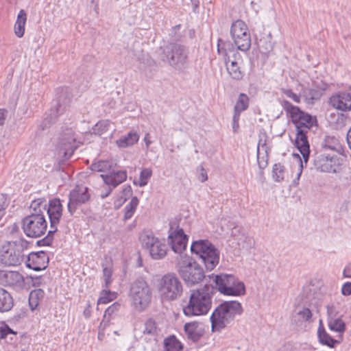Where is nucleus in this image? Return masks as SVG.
<instances>
[{
    "label": "nucleus",
    "instance_id": "ea45409f",
    "mask_svg": "<svg viewBox=\"0 0 351 351\" xmlns=\"http://www.w3.org/2000/svg\"><path fill=\"white\" fill-rule=\"evenodd\" d=\"M110 122L108 120H101L98 121L93 128V132L95 134L101 136L109 129Z\"/></svg>",
    "mask_w": 351,
    "mask_h": 351
},
{
    "label": "nucleus",
    "instance_id": "4d7b16f0",
    "mask_svg": "<svg viewBox=\"0 0 351 351\" xmlns=\"http://www.w3.org/2000/svg\"><path fill=\"white\" fill-rule=\"evenodd\" d=\"M341 293L346 296L351 295V282L343 284L341 288Z\"/></svg>",
    "mask_w": 351,
    "mask_h": 351
},
{
    "label": "nucleus",
    "instance_id": "5fc2aeb1",
    "mask_svg": "<svg viewBox=\"0 0 351 351\" xmlns=\"http://www.w3.org/2000/svg\"><path fill=\"white\" fill-rule=\"evenodd\" d=\"M198 169L199 170V173L197 176L198 180L202 182H204L208 180L207 172L202 165H200Z\"/></svg>",
    "mask_w": 351,
    "mask_h": 351
},
{
    "label": "nucleus",
    "instance_id": "9b49d317",
    "mask_svg": "<svg viewBox=\"0 0 351 351\" xmlns=\"http://www.w3.org/2000/svg\"><path fill=\"white\" fill-rule=\"evenodd\" d=\"M112 163L106 160H101L93 163L91 165L93 171L98 172H109L106 175H101L104 182L108 186H112L115 188L117 186L124 182L127 178L125 171H111Z\"/></svg>",
    "mask_w": 351,
    "mask_h": 351
},
{
    "label": "nucleus",
    "instance_id": "9d476101",
    "mask_svg": "<svg viewBox=\"0 0 351 351\" xmlns=\"http://www.w3.org/2000/svg\"><path fill=\"white\" fill-rule=\"evenodd\" d=\"M45 211L48 214L51 230L48 232V234L45 238L38 241V244L42 243L43 245H50L53 241V234L58 230L57 226L62 215L63 208L60 199L54 198L49 200Z\"/></svg>",
    "mask_w": 351,
    "mask_h": 351
},
{
    "label": "nucleus",
    "instance_id": "603ef678",
    "mask_svg": "<svg viewBox=\"0 0 351 351\" xmlns=\"http://www.w3.org/2000/svg\"><path fill=\"white\" fill-rule=\"evenodd\" d=\"M261 149L265 151V152H267V146H266L265 143H263L261 146L260 145V144H258V148H257V160H258V163L259 167L264 168L266 166V164L265 163L263 164V162H261L260 161V155H261Z\"/></svg>",
    "mask_w": 351,
    "mask_h": 351
},
{
    "label": "nucleus",
    "instance_id": "e433bc0d",
    "mask_svg": "<svg viewBox=\"0 0 351 351\" xmlns=\"http://www.w3.org/2000/svg\"><path fill=\"white\" fill-rule=\"evenodd\" d=\"M165 351H180L182 348L180 342L175 336L169 337L165 340Z\"/></svg>",
    "mask_w": 351,
    "mask_h": 351
},
{
    "label": "nucleus",
    "instance_id": "473e14b6",
    "mask_svg": "<svg viewBox=\"0 0 351 351\" xmlns=\"http://www.w3.org/2000/svg\"><path fill=\"white\" fill-rule=\"evenodd\" d=\"M45 292L41 289L32 290L29 295V306L31 311H34L44 298Z\"/></svg>",
    "mask_w": 351,
    "mask_h": 351
},
{
    "label": "nucleus",
    "instance_id": "1a4fd4ad",
    "mask_svg": "<svg viewBox=\"0 0 351 351\" xmlns=\"http://www.w3.org/2000/svg\"><path fill=\"white\" fill-rule=\"evenodd\" d=\"M188 50L182 45L174 43L165 47L162 60L178 70H183L188 65Z\"/></svg>",
    "mask_w": 351,
    "mask_h": 351
},
{
    "label": "nucleus",
    "instance_id": "2eb2a0df",
    "mask_svg": "<svg viewBox=\"0 0 351 351\" xmlns=\"http://www.w3.org/2000/svg\"><path fill=\"white\" fill-rule=\"evenodd\" d=\"M221 39H219L217 45V51L219 54L222 55L224 58L226 69L232 79L234 80H241L244 76V72L241 69L242 59L239 54L234 53L233 59H230L226 49L220 47Z\"/></svg>",
    "mask_w": 351,
    "mask_h": 351
},
{
    "label": "nucleus",
    "instance_id": "0eeeda50",
    "mask_svg": "<svg viewBox=\"0 0 351 351\" xmlns=\"http://www.w3.org/2000/svg\"><path fill=\"white\" fill-rule=\"evenodd\" d=\"M215 282L218 291L226 295L240 296L245 293L243 282L232 274L216 275Z\"/></svg>",
    "mask_w": 351,
    "mask_h": 351
},
{
    "label": "nucleus",
    "instance_id": "bb28decb",
    "mask_svg": "<svg viewBox=\"0 0 351 351\" xmlns=\"http://www.w3.org/2000/svg\"><path fill=\"white\" fill-rule=\"evenodd\" d=\"M14 306L12 295L5 289L0 287V313L10 311Z\"/></svg>",
    "mask_w": 351,
    "mask_h": 351
},
{
    "label": "nucleus",
    "instance_id": "aec40b11",
    "mask_svg": "<svg viewBox=\"0 0 351 351\" xmlns=\"http://www.w3.org/2000/svg\"><path fill=\"white\" fill-rule=\"evenodd\" d=\"M171 249L176 253H182L186 247L188 236L182 228L178 227L177 230L172 231L168 237Z\"/></svg>",
    "mask_w": 351,
    "mask_h": 351
},
{
    "label": "nucleus",
    "instance_id": "a878e982",
    "mask_svg": "<svg viewBox=\"0 0 351 351\" xmlns=\"http://www.w3.org/2000/svg\"><path fill=\"white\" fill-rule=\"evenodd\" d=\"M313 163L315 169L322 172H332L337 171L335 168L332 167V165L329 163V154H319L316 155L313 159Z\"/></svg>",
    "mask_w": 351,
    "mask_h": 351
},
{
    "label": "nucleus",
    "instance_id": "4468645a",
    "mask_svg": "<svg viewBox=\"0 0 351 351\" xmlns=\"http://www.w3.org/2000/svg\"><path fill=\"white\" fill-rule=\"evenodd\" d=\"M139 239L143 247L149 250L153 259L159 260L165 256L167 253L166 245L160 243L152 232H143Z\"/></svg>",
    "mask_w": 351,
    "mask_h": 351
},
{
    "label": "nucleus",
    "instance_id": "e2e57ef3",
    "mask_svg": "<svg viewBox=\"0 0 351 351\" xmlns=\"http://www.w3.org/2000/svg\"><path fill=\"white\" fill-rule=\"evenodd\" d=\"M90 313H91L90 304H88L87 306L85 308V309L84 311L83 314H84V316L85 317V318L88 319L90 317Z\"/></svg>",
    "mask_w": 351,
    "mask_h": 351
},
{
    "label": "nucleus",
    "instance_id": "a19ab883",
    "mask_svg": "<svg viewBox=\"0 0 351 351\" xmlns=\"http://www.w3.org/2000/svg\"><path fill=\"white\" fill-rule=\"evenodd\" d=\"M143 332L144 335H149L151 336L156 335L157 326L154 319L149 318L145 322Z\"/></svg>",
    "mask_w": 351,
    "mask_h": 351
},
{
    "label": "nucleus",
    "instance_id": "37998d69",
    "mask_svg": "<svg viewBox=\"0 0 351 351\" xmlns=\"http://www.w3.org/2000/svg\"><path fill=\"white\" fill-rule=\"evenodd\" d=\"M326 311H327V322L337 319L339 317H342L343 315L339 314V311L338 308L335 306L333 304H328L326 306Z\"/></svg>",
    "mask_w": 351,
    "mask_h": 351
},
{
    "label": "nucleus",
    "instance_id": "4be33fe9",
    "mask_svg": "<svg viewBox=\"0 0 351 351\" xmlns=\"http://www.w3.org/2000/svg\"><path fill=\"white\" fill-rule=\"evenodd\" d=\"M69 98L68 94L66 95L61 94L58 96L56 106L51 109L50 114L45 119L44 123L45 125L47 123H53L58 116L60 115L66 110V106L69 104Z\"/></svg>",
    "mask_w": 351,
    "mask_h": 351
},
{
    "label": "nucleus",
    "instance_id": "774afa93",
    "mask_svg": "<svg viewBox=\"0 0 351 351\" xmlns=\"http://www.w3.org/2000/svg\"><path fill=\"white\" fill-rule=\"evenodd\" d=\"M191 2L193 5V10L194 12H197V8H199V0H191Z\"/></svg>",
    "mask_w": 351,
    "mask_h": 351
},
{
    "label": "nucleus",
    "instance_id": "423d86ee",
    "mask_svg": "<svg viewBox=\"0 0 351 351\" xmlns=\"http://www.w3.org/2000/svg\"><path fill=\"white\" fill-rule=\"evenodd\" d=\"M80 143L72 128H63L59 134L56 145L58 156L64 160L69 159Z\"/></svg>",
    "mask_w": 351,
    "mask_h": 351
},
{
    "label": "nucleus",
    "instance_id": "f704fd0d",
    "mask_svg": "<svg viewBox=\"0 0 351 351\" xmlns=\"http://www.w3.org/2000/svg\"><path fill=\"white\" fill-rule=\"evenodd\" d=\"M250 99L245 93H240L234 107V114L241 115V112L246 110L249 106Z\"/></svg>",
    "mask_w": 351,
    "mask_h": 351
},
{
    "label": "nucleus",
    "instance_id": "49530a36",
    "mask_svg": "<svg viewBox=\"0 0 351 351\" xmlns=\"http://www.w3.org/2000/svg\"><path fill=\"white\" fill-rule=\"evenodd\" d=\"M9 334L16 335V332L14 331L4 322H0V339L5 338Z\"/></svg>",
    "mask_w": 351,
    "mask_h": 351
},
{
    "label": "nucleus",
    "instance_id": "20e7f679",
    "mask_svg": "<svg viewBox=\"0 0 351 351\" xmlns=\"http://www.w3.org/2000/svg\"><path fill=\"white\" fill-rule=\"evenodd\" d=\"M130 296L134 308L142 312L150 304L152 291L149 284L142 278L134 280L130 285Z\"/></svg>",
    "mask_w": 351,
    "mask_h": 351
},
{
    "label": "nucleus",
    "instance_id": "09e8293b",
    "mask_svg": "<svg viewBox=\"0 0 351 351\" xmlns=\"http://www.w3.org/2000/svg\"><path fill=\"white\" fill-rule=\"evenodd\" d=\"M120 308L121 304L119 303H113L105 311L104 319H106L107 317H110L111 316L114 315L117 312H118Z\"/></svg>",
    "mask_w": 351,
    "mask_h": 351
},
{
    "label": "nucleus",
    "instance_id": "393cba45",
    "mask_svg": "<svg viewBox=\"0 0 351 351\" xmlns=\"http://www.w3.org/2000/svg\"><path fill=\"white\" fill-rule=\"evenodd\" d=\"M184 331L187 339L193 343L198 341L204 333L200 323L197 322L186 323L184 326Z\"/></svg>",
    "mask_w": 351,
    "mask_h": 351
},
{
    "label": "nucleus",
    "instance_id": "412c9836",
    "mask_svg": "<svg viewBox=\"0 0 351 351\" xmlns=\"http://www.w3.org/2000/svg\"><path fill=\"white\" fill-rule=\"evenodd\" d=\"M313 322V313L311 309L305 306H295L291 313V322L298 326H301L304 323H311Z\"/></svg>",
    "mask_w": 351,
    "mask_h": 351
},
{
    "label": "nucleus",
    "instance_id": "7ed1b4c3",
    "mask_svg": "<svg viewBox=\"0 0 351 351\" xmlns=\"http://www.w3.org/2000/svg\"><path fill=\"white\" fill-rule=\"evenodd\" d=\"M293 123L296 128V138L295 145L302 154L304 163H307L310 156V145L306 134L317 123L315 117L300 110L292 119Z\"/></svg>",
    "mask_w": 351,
    "mask_h": 351
},
{
    "label": "nucleus",
    "instance_id": "864d4df0",
    "mask_svg": "<svg viewBox=\"0 0 351 351\" xmlns=\"http://www.w3.org/2000/svg\"><path fill=\"white\" fill-rule=\"evenodd\" d=\"M342 159L337 156H330L329 154V163L332 165V168L339 166L341 164Z\"/></svg>",
    "mask_w": 351,
    "mask_h": 351
},
{
    "label": "nucleus",
    "instance_id": "13d9d810",
    "mask_svg": "<svg viewBox=\"0 0 351 351\" xmlns=\"http://www.w3.org/2000/svg\"><path fill=\"white\" fill-rule=\"evenodd\" d=\"M240 119V116L238 114H233V119H232V129L234 132L237 131V129L239 128V121Z\"/></svg>",
    "mask_w": 351,
    "mask_h": 351
},
{
    "label": "nucleus",
    "instance_id": "6ab92c4d",
    "mask_svg": "<svg viewBox=\"0 0 351 351\" xmlns=\"http://www.w3.org/2000/svg\"><path fill=\"white\" fill-rule=\"evenodd\" d=\"M29 261V257L21 255L19 252H16L14 247H11L10 244L3 245L0 248V263H21Z\"/></svg>",
    "mask_w": 351,
    "mask_h": 351
},
{
    "label": "nucleus",
    "instance_id": "5701e85b",
    "mask_svg": "<svg viewBox=\"0 0 351 351\" xmlns=\"http://www.w3.org/2000/svg\"><path fill=\"white\" fill-rule=\"evenodd\" d=\"M330 104L337 110L341 111L351 110V93L340 92L330 98Z\"/></svg>",
    "mask_w": 351,
    "mask_h": 351
},
{
    "label": "nucleus",
    "instance_id": "f3484780",
    "mask_svg": "<svg viewBox=\"0 0 351 351\" xmlns=\"http://www.w3.org/2000/svg\"><path fill=\"white\" fill-rule=\"evenodd\" d=\"M90 198L89 189L84 185H77L72 189L69 195L67 209L71 215H73L77 207L86 203Z\"/></svg>",
    "mask_w": 351,
    "mask_h": 351
},
{
    "label": "nucleus",
    "instance_id": "c756f323",
    "mask_svg": "<svg viewBox=\"0 0 351 351\" xmlns=\"http://www.w3.org/2000/svg\"><path fill=\"white\" fill-rule=\"evenodd\" d=\"M26 21L27 14L24 10H21L14 24V34L17 37L21 38L23 36Z\"/></svg>",
    "mask_w": 351,
    "mask_h": 351
},
{
    "label": "nucleus",
    "instance_id": "58836bf2",
    "mask_svg": "<svg viewBox=\"0 0 351 351\" xmlns=\"http://www.w3.org/2000/svg\"><path fill=\"white\" fill-rule=\"evenodd\" d=\"M138 204V199L136 197H133L128 204H127L124 208V219H130L133 214L134 213L136 207Z\"/></svg>",
    "mask_w": 351,
    "mask_h": 351
},
{
    "label": "nucleus",
    "instance_id": "72a5a7b5",
    "mask_svg": "<svg viewBox=\"0 0 351 351\" xmlns=\"http://www.w3.org/2000/svg\"><path fill=\"white\" fill-rule=\"evenodd\" d=\"M47 202L44 198H38L32 202L29 209L30 214L44 215Z\"/></svg>",
    "mask_w": 351,
    "mask_h": 351
},
{
    "label": "nucleus",
    "instance_id": "6e6552de",
    "mask_svg": "<svg viewBox=\"0 0 351 351\" xmlns=\"http://www.w3.org/2000/svg\"><path fill=\"white\" fill-rule=\"evenodd\" d=\"M191 252L201 258L204 263H219L220 252L208 239L193 241L191 245Z\"/></svg>",
    "mask_w": 351,
    "mask_h": 351
},
{
    "label": "nucleus",
    "instance_id": "f03ea898",
    "mask_svg": "<svg viewBox=\"0 0 351 351\" xmlns=\"http://www.w3.org/2000/svg\"><path fill=\"white\" fill-rule=\"evenodd\" d=\"M243 312L241 304L237 300L224 301L212 313L210 319L213 332H219L232 325L237 316Z\"/></svg>",
    "mask_w": 351,
    "mask_h": 351
},
{
    "label": "nucleus",
    "instance_id": "8fccbe9b",
    "mask_svg": "<svg viewBox=\"0 0 351 351\" xmlns=\"http://www.w3.org/2000/svg\"><path fill=\"white\" fill-rule=\"evenodd\" d=\"M112 293L110 291L104 290L102 295L98 300V304H107L110 302L112 298H111Z\"/></svg>",
    "mask_w": 351,
    "mask_h": 351
},
{
    "label": "nucleus",
    "instance_id": "6e6d98bb",
    "mask_svg": "<svg viewBox=\"0 0 351 351\" xmlns=\"http://www.w3.org/2000/svg\"><path fill=\"white\" fill-rule=\"evenodd\" d=\"M27 278L31 279L32 286L38 287L41 285L42 276L27 275Z\"/></svg>",
    "mask_w": 351,
    "mask_h": 351
},
{
    "label": "nucleus",
    "instance_id": "a18cd8bd",
    "mask_svg": "<svg viewBox=\"0 0 351 351\" xmlns=\"http://www.w3.org/2000/svg\"><path fill=\"white\" fill-rule=\"evenodd\" d=\"M273 178L276 182L284 179V166L280 164H275L273 167Z\"/></svg>",
    "mask_w": 351,
    "mask_h": 351
},
{
    "label": "nucleus",
    "instance_id": "ddd939ff",
    "mask_svg": "<svg viewBox=\"0 0 351 351\" xmlns=\"http://www.w3.org/2000/svg\"><path fill=\"white\" fill-rule=\"evenodd\" d=\"M230 34L237 49L247 51L251 47V37L245 23L237 20L232 24Z\"/></svg>",
    "mask_w": 351,
    "mask_h": 351
},
{
    "label": "nucleus",
    "instance_id": "de8ad7c7",
    "mask_svg": "<svg viewBox=\"0 0 351 351\" xmlns=\"http://www.w3.org/2000/svg\"><path fill=\"white\" fill-rule=\"evenodd\" d=\"M112 268L111 266L105 267L103 269V276L106 288H108L112 282Z\"/></svg>",
    "mask_w": 351,
    "mask_h": 351
},
{
    "label": "nucleus",
    "instance_id": "bf43d9fd",
    "mask_svg": "<svg viewBox=\"0 0 351 351\" xmlns=\"http://www.w3.org/2000/svg\"><path fill=\"white\" fill-rule=\"evenodd\" d=\"M8 111L5 109H0V125H3L7 117Z\"/></svg>",
    "mask_w": 351,
    "mask_h": 351
},
{
    "label": "nucleus",
    "instance_id": "a211bd4d",
    "mask_svg": "<svg viewBox=\"0 0 351 351\" xmlns=\"http://www.w3.org/2000/svg\"><path fill=\"white\" fill-rule=\"evenodd\" d=\"M0 279L16 291H21L25 287V279L18 271L0 270Z\"/></svg>",
    "mask_w": 351,
    "mask_h": 351
},
{
    "label": "nucleus",
    "instance_id": "f8f14e48",
    "mask_svg": "<svg viewBox=\"0 0 351 351\" xmlns=\"http://www.w3.org/2000/svg\"><path fill=\"white\" fill-rule=\"evenodd\" d=\"M22 228L26 236L38 238L43 235L47 227L45 215L30 214L23 218Z\"/></svg>",
    "mask_w": 351,
    "mask_h": 351
},
{
    "label": "nucleus",
    "instance_id": "c03bdc74",
    "mask_svg": "<svg viewBox=\"0 0 351 351\" xmlns=\"http://www.w3.org/2000/svg\"><path fill=\"white\" fill-rule=\"evenodd\" d=\"M282 106L284 110L290 114L291 119L301 110L298 107L292 105L287 100L282 101Z\"/></svg>",
    "mask_w": 351,
    "mask_h": 351
},
{
    "label": "nucleus",
    "instance_id": "052dcab7",
    "mask_svg": "<svg viewBox=\"0 0 351 351\" xmlns=\"http://www.w3.org/2000/svg\"><path fill=\"white\" fill-rule=\"evenodd\" d=\"M26 267L34 271H38L45 269L47 267V265H44L43 267L37 266L36 265H26Z\"/></svg>",
    "mask_w": 351,
    "mask_h": 351
},
{
    "label": "nucleus",
    "instance_id": "f257e3e1",
    "mask_svg": "<svg viewBox=\"0 0 351 351\" xmlns=\"http://www.w3.org/2000/svg\"><path fill=\"white\" fill-rule=\"evenodd\" d=\"M216 288L206 284L204 287L190 291L188 303L183 307L186 316H201L206 315L212 307L213 297Z\"/></svg>",
    "mask_w": 351,
    "mask_h": 351
},
{
    "label": "nucleus",
    "instance_id": "dca6fc26",
    "mask_svg": "<svg viewBox=\"0 0 351 351\" xmlns=\"http://www.w3.org/2000/svg\"><path fill=\"white\" fill-rule=\"evenodd\" d=\"M178 272L189 286L200 283L206 277L204 269L200 265H182Z\"/></svg>",
    "mask_w": 351,
    "mask_h": 351
},
{
    "label": "nucleus",
    "instance_id": "69168bd1",
    "mask_svg": "<svg viewBox=\"0 0 351 351\" xmlns=\"http://www.w3.org/2000/svg\"><path fill=\"white\" fill-rule=\"evenodd\" d=\"M109 186V189L106 192H102L100 194V197H101V199L106 198L110 194V193L112 191V189H113V187L112 186Z\"/></svg>",
    "mask_w": 351,
    "mask_h": 351
},
{
    "label": "nucleus",
    "instance_id": "c9c22d12",
    "mask_svg": "<svg viewBox=\"0 0 351 351\" xmlns=\"http://www.w3.org/2000/svg\"><path fill=\"white\" fill-rule=\"evenodd\" d=\"M328 326L331 331L336 332L342 335L346 330L345 322L342 320V317L334 319L328 322Z\"/></svg>",
    "mask_w": 351,
    "mask_h": 351
},
{
    "label": "nucleus",
    "instance_id": "0e129e2a",
    "mask_svg": "<svg viewBox=\"0 0 351 351\" xmlns=\"http://www.w3.org/2000/svg\"><path fill=\"white\" fill-rule=\"evenodd\" d=\"M145 143V145H146V148L148 149V147H149V145L152 144V141L150 140V134L149 133H147L145 135V137L143 138Z\"/></svg>",
    "mask_w": 351,
    "mask_h": 351
},
{
    "label": "nucleus",
    "instance_id": "cd10ccee",
    "mask_svg": "<svg viewBox=\"0 0 351 351\" xmlns=\"http://www.w3.org/2000/svg\"><path fill=\"white\" fill-rule=\"evenodd\" d=\"M139 135L134 131H131L127 134L121 136L116 141L117 145L121 149L132 146L138 141Z\"/></svg>",
    "mask_w": 351,
    "mask_h": 351
},
{
    "label": "nucleus",
    "instance_id": "2f4dec72",
    "mask_svg": "<svg viewBox=\"0 0 351 351\" xmlns=\"http://www.w3.org/2000/svg\"><path fill=\"white\" fill-rule=\"evenodd\" d=\"M324 89L313 86L305 88L302 90V95L308 102L313 100L319 99L323 94Z\"/></svg>",
    "mask_w": 351,
    "mask_h": 351
},
{
    "label": "nucleus",
    "instance_id": "680f3d73",
    "mask_svg": "<svg viewBox=\"0 0 351 351\" xmlns=\"http://www.w3.org/2000/svg\"><path fill=\"white\" fill-rule=\"evenodd\" d=\"M343 275L345 278L351 277V265H348L345 267L343 271Z\"/></svg>",
    "mask_w": 351,
    "mask_h": 351
},
{
    "label": "nucleus",
    "instance_id": "4c0bfd02",
    "mask_svg": "<svg viewBox=\"0 0 351 351\" xmlns=\"http://www.w3.org/2000/svg\"><path fill=\"white\" fill-rule=\"evenodd\" d=\"M258 45L262 53H267L273 49V43L270 34L266 37L261 38L258 43Z\"/></svg>",
    "mask_w": 351,
    "mask_h": 351
},
{
    "label": "nucleus",
    "instance_id": "3c124183",
    "mask_svg": "<svg viewBox=\"0 0 351 351\" xmlns=\"http://www.w3.org/2000/svg\"><path fill=\"white\" fill-rule=\"evenodd\" d=\"M282 93L287 97L291 98L295 103L299 104L300 102V96L294 93L291 89L282 88Z\"/></svg>",
    "mask_w": 351,
    "mask_h": 351
},
{
    "label": "nucleus",
    "instance_id": "b1692460",
    "mask_svg": "<svg viewBox=\"0 0 351 351\" xmlns=\"http://www.w3.org/2000/svg\"><path fill=\"white\" fill-rule=\"evenodd\" d=\"M317 337L320 343L327 346L329 348H333L337 344H339L343 341V335H339L338 339L332 338L325 330L322 320H319V326L317 329Z\"/></svg>",
    "mask_w": 351,
    "mask_h": 351
},
{
    "label": "nucleus",
    "instance_id": "338daca9",
    "mask_svg": "<svg viewBox=\"0 0 351 351\" xmlns=\"http://www.w3.org/2000/svg\"><path fill=\"white\" fill-rule=\"evenodd\" d=\"M347 143L349 148L351 149V127L348 130L346 136Z\"/></svg>",
    "mask_w": 351,
    "mask_h": 351
},
{
    "label": "nucleus",
    "instance_id": "39448f33",
    "mask_svg": "<svg viewBox=\"0 0 351 351\" xmlns=\"http://www.w3.org/2000/svg\"><path fill=\"white\" fill-rule=\"evenodd\" d=\"M158 291L163 300L174 301L182 295L183 285L176 274L167 273L159 280Z\"/></svg>",
    "mask_w": 351,
    "mask_h": 351
},
{
    "label": "nucleus",
    "instance_id": "7c9ffc66",
    "mask_svg": "<svg viewBox=\"0 0 351 351\" xmlns=\"http://www.w3.org/2000/svg\"><path fill=\"white\" fill-rule=\"evenodd\" d=\"M322 146L324 149H330L339 154L343 152V147L338 138L334 136H326L324 139Z\"/></svg>",
    "mask_w": 351,
    "mask_h": 351
},
{
    "label": "nucleus",
    "instance_id": "c85d7f7f",
    "mask_svg": "<svg viewBox=\"0 0 351 351\" xmlns=\"http://www.w3.org/2000/svg\"><path fill=\"white\" fill-rule=\"evenodd\" d=\"M231 235L235 238V240L237 241V243L239 246H241L243 248L245 249L252 247L253 245L252 239L243 233H240L239 228H234L232 230Z\"/></svg>",
    "mask_w": 351,
    "mask_h": 351
},
{
    "label": "nucleus",
    "instance_id": "79ce46f5",
    "mask_svg": "<svg viewBox=\"0 0 351 351\" xmlns=\"http://www.w3.org/2000/svg\"><path fill=\"white\" fill-rule=\"evenodd\" d=\"M152 175V171L149 168L143 169L140 173V180L138 182H134V184L136 185H138L142 187L148 183L149 179L151 178Z\"/></svg>",
    "mask_w": 351,
    "mask_h": 351
}]
</instances>
